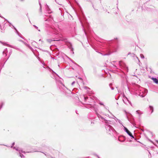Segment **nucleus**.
Masks as SVG:
<instances>
[{"mask_svg":"<svg viewBox=\"0 0 158 158\" xmlns=\"http://www.w3.org/2000/svg\"><path fill=\"white\" fill-rule=\"evenodd\" d=\"M135 90L137 95L142 97H144L148 92V90L140 86L136 85L135 87Z\"/></svg>","mask_w":158,"mask_h":158,"instance_id":"obj_1","label":"nucleus"},{"mask_svg":"<svg viewBox=\"0 0 158 158\" xmlns=\"http://www.w3.org/2000/svg\"><path fill=\"white\" fill-rule=\"evenodd\" d=\"M95 110L98 118L101 120H104L105 123H106L105 127L107 132L108 134H110L114 131L113 128L109 124L110 123V121L105 120V119L102 117L97 113L96 110Z\"/></svg>","mask_w":158,"mask_h":158,"instance_id":"obj_2","label":"nucleus"},{"mask_svg":"<svg viewBox=\"0 0 158 158\" xmlns=\"http://www.w3.org/2000/svg\"><path fill=\"white\" fill-rule=\"evenodd\" d=\"M13 148L16 150V151H19L20 154V156L21 157V158H23L24 157V156L23 154H21V153H25V152L19 149L18 148H16L15 147H14Z\"/></svg>","mask_w":158,"mask_h":158,"instance_id":"obj_3","label":"nucleus"},{"mask_svg":"<svg viewBox=\"0 0 158 158\" xmlns=\"http://www.w3.org/2000/svg\"><path fill=\"white\" fill-rule=\"evenodd\" d=\"M60 40H52V39H47V41L48 42H49V43H50L51 41H60ZM61 40H62V41H64L65 42H66L67 41V39L66 38H62V39Z\"/></svg>","mask_w":158,"mask_h":158,"instance_id":"obj_4","label":"nucleus"},{"mask_svg":"<svg viewBox=\"0 0 158 158\" xmlns=\"http://www.w3.org/2000/svg\"><path fill=\"white\" fill-rule=\"evenodd\" d=\"M125 130L126 132L127 133V134L131 137L133 138H134V136L132 135V134L127 129L124 127Z\"/></svg>","mask_w":158,"mask_h":158,"instance_id":"obj_5","label":"nucleus"},{"mask_svg":"<svg viewBox=\"0 0 158 158\" xmlns=\"http://www.w3.org/2000/svg\"><path fill=\"white\" fill-rule=\"evenodd\" d=\"M151 79L156 84H158V79L157 78L152 77Z\"/></svg>","mask_w":158,"mask_h":158,"instance_id":"obj_6","label":"nucleus"},{"mask_svg":"<svg viewBox=\"0 0 158 158\" xmlns=\"http://www.w3.org/2000/svg\"><path fill=\"white\" fill-rule=\"evenodd\" d=\"M136 114H138L139 116L140 117L141 115L143 114V113L140 110H137L136 111Z\"/></svg>","mask_w":158,"mask_h":158,"instance_id":"obj_7","label":"nucleus"},{"mask_svg":"<svg viewBox=\"0 0 158 158\" xmlns=\"http://www.w3.org/2000/svg\"><path fill=\"white\" fill-rule=\"evenodd\" d=\"M51 31H53L54 32V34L57 35L59 34V31L58 30L55 29H53L52 30H51Z\"/></svg>","mask_w":158,"mask_h":158,"instance_id":"obj_8","label":"nucleus"},{"mask_svg":"<svg viewBox=\"0 0 158 158\" xmlns=\"http://www.w3.org/2000/svg\"><path fill=\"white\" fill-rule=\"evenodd\" d=\"M7 52V48L5 49L3 52V55H5V56H6V53Z\"/></svg>","mask_w":158,"mask_h":158,"instance_id":"obj_9","label":"nucleus"},{"mask_svg":"<svg viewBox=\"0 0 158 158\" xmlns=\"http://www.w3.org/2000/svg\"><path fill=\"white\" fill-rule=\"evenodd\" d=\"M26 46L28 47L29 48L31 49L32 50V48L29 45L27 44L26 43L24 42L23 43Z\"/></svg>","mask_w":158,"mask_h":158,"instance_id":"obj_10","label":"nucleus"},{"mask_svg":"<svg viewBox=\"0 0 158 158\" xmlns=\"http://www.w3.org/2000/svg\"><path fill=\"white\" fill-rule=\"evenodd\" d=\"M149 108L150 109V110H151V113H152L153 111V108L152 106H149Z\"/></svg>","mask_w":158,"mask_h":158,"instance_id":"obj_11","label":"nucleus"},{"mask_svg":"<svg viewBox=\"0 0 158 158\" xmlns=\"http://www.w3.org/2000/svg\"><path fill=\"white\" fill-rule=\"evenodd\" d=\"M18 35V36H19L20 37H21V38H22L23 39H24L25 40V38L24 37H23L22 35L20 33H19V34Z\"/></svg>","mask_w":158,"mask_h":158,"instance_id":"obj_12","label":"nucleus"},{"mask_svg":"<svg viewBox=\"0 0 158 158\" xmlns=\"http://www.w3.org/2000/svg\"><path fill=\"white\" fill-rule=\"evenodd\" d=\"M14 27V29L15 30L16 33L17 34V35L19 34V31L17 30L16 29L15 27Z\"/></svg>","mask_w":158,"mask_h":158,"instance_id":"obj_13","label":"nucleus"},{"mask_svg":"<svg viewBox=\"0 0 158 158\" xmlns=\"http://www.w3.org/2000/svg\"><path fill=\"white\" fill-rule=\"evenodd\" d=\"M140 57L141 58L143 59L144 58V56L142 54H140Z\"/></svg>","mask_w":158,"mask_h":158,"instance_id":"obj_14","label":"nucleus"},{"mask_svg":"<svg viewBox=\"0 0 158 158\" xmlns=\"http://www.w3.org/2000/svg\"><path fill=\"white\" fill-rule=\"evenodd\" d=\"M33 26L35 27V29H37L39 31H40V30L38 29V28L35 25H34Z\"/></svg>","mask_w":158,"mask_h":158,"instance_id":"obj_15","label":"nucleus"},{"mask_svg":"<svg viewBox=\"0 0 158 158\" xmlns=\"http://www.w3.org/2000/svg\"><path fill=\"white\" fill-rule=\"evenodd\" d=\"M3 104H4V103L2 102V103L0 104V109H1V108H2V106Z\"/></svg>","mask_w":158,"mask_h":158,"instance_id":"obj_16","label":"nucleus"},{"mask_svg":"<svg viewBox=\"0 0 158 158\" xmlns=\"http://www.w3.org/2000/svg\"><path fill=\"white\" fill-rule=\"evenodd\" d=\"M0 43H1L2 44L4 45H7V44L6 43H4V42H1L0 41Z\"/></svg>","mask_w":158,"mask_h":158,"instance_id":"obj_17","label":"nucleus"},{"mask_svg":"<svg viewBox=\"0 0 158 158\" xmlns=\"http://www.w3.org/2000/svg\"><path fill=\"white\" fill-rule=\"evenodd\" d=\"M120 137H119L118 138V140L119 141H120V142H124V141H125V139H124V140H121V139H120Z\"/></svg>","mask_w":158,"mask_h":158,"instance_id":"obj_18","label":"nucleus"},{"mask_svg":"<svg viewBox=\"0 0 158 158\" xmlns=\"http://www.w3.org/2000/svg\"><path fill=\"white\" fill-rule=\"evenodd\" d=\"M84 99L85 101H86L87 99H88V97H84Z\"/></svg>","mask_w":158,"mask_h":158,"instance_id":"obj_19","label":"nucleus"},{"mask_svg":"<svg viewBox=\"0 0 158 158\" xmlns=\"http://www.w3.org/2000/svg\"><path fill=\"white\" fill-rule=\"evenodd\" d=\"M69 48H70V49H71V51H73V48H72V46H71H71H70V47H69Z\"/></svg>","mask_w":158,"mask_h":158,"instance_id":"obj_20","label":"nucleus"},{"mask_svg":"<svg viewBox=\"0 0 158 158\" xmlns=\"http://www.w3.org/2000/svg\"><path fill=\"white\" fill-rule=\"evenodd\" d=\"M39 5L40 6V10H41V3H40V2H39Z\"/></svg>","mask_w":158,"mask_h":158,"instance_id":"obj_21","label":"nucleus"},{"mask_svg":"<svg viewBox=\"0 0 158 158\" xmlns=\"http://www.w3.org/2000/svg\"><path fill=\"white\" fill-rule=\"evenodd\" d=\"M114 118L115 120H118V119L116 117H115L114 116Z\"/></svg>","mask_w":158,"mask_h":158,"instance_id":"obj_22","label":"nucleus"},{"mask_svg":"<svg viewBox=\"0 0 158 158\" xmlns=\"http://www.w3.org/2000/svg\"><path fill=\"white\" fill-rule=\"evenodd\" d=\"M75 82L74 81H73L71 84V85H73V84L75 83Z\"/></svg>","mask_w":158,"mask_h":158,"instance_id":"obj_23","label":"nucleus"},{"mask_svg":"<svg viewBox=\"0 0 158 158\" xmlns=\"http://www.w3.org/2000/svg\"><path fill=\"white\" fill-rule=\"evenodd\" d=\"M19 41H20V42H22L23 43V42H24L22 40H19Z\"/></svg>","mask_w":158,"mask_h":158,"instance_id":"obj_24","label":"nucleus"},{"mask_svg":"<svg viewBox=\"0 0 158 158\" xmlns=\"http://www.w3.org/2000/svg\"><path fill=\"white\" fill-rule=\"evenodd\" d=\"M15 143H13L12 144V146H11V148H12L13 146L14 145Z\"/></svg>","mask_w":158,"mask_h":158,"instance_id":"obj_25","label":"nucleus"},{"mask_svg":"<svg viewBox=\"0 0 158 158\" xmlns=\"http://www.w3.org/2000/svg\"><path fill=\"white\" fill-rule=\"evenodd\" d=\"M121 61H119V64L120 65V64H121Z\"/></svg>","mask_w":158,"mask_h":158,"instance_id":"obj_26","label":"nucleus"},{"mask_svg":"<svg viewBox=\"0 0 158 158\" xmlns=\"http://www.w3.org/2000/svg\"><path fill=\"white\" fill-rule=\"evenodd\" d=\"M96 106H93V107L94 109H95L96 108Z\"/></svg>","mask_w":158,"mask_h":158,"instance_id":"obj_27","label":"nucleus"},{"mask_svg":"<svg viewBox=\"0 0 158 158\" xmlns=\"http://www.w3.org/2000/svg\"><path fill=\"white\" fill-rule=\"evenodd\" d=\"M109 54H105L104 55H104V56L108 55H109Z\"/></svg>","mask_w":158,"mask_h":158,"instance_id":"obj_28","label":"nucleus"},{"mask_svg":"<svg viewBox=\"0 0 158 158\" xmlns=\"http://www.w3.org/2000/svg\"><path fill=\"white\" fill-rule=\"evenodd\" d=\"M84 88L85 89H86L87 88H88L89 89V88H88L86 86V87H84Z\"/></svg>","mask_w":158,"mask_h":158,"instance_id":"obj_29","label":"nucleus"},{"mask_svg":"<svg viewBox=\"0 0 158 158\" xmlns=\"http://www.w3.org/2000/svg\"><path fill=\"white\" fill-rule=\"evenodd\" d=\"M112 85V84L111 83L109 85V86L110 87H111Z\"/></svg>","mask_w":158,"mask_h":158,"instance_id":"obj_30","label":"nucleus"},{"mask_svg":"<svg viewBox=\"0 0 158 158\" xmlns=\"http://www.w3.org/2000/svg\"><path fill=\"white\" fill-rule=\"evenodd\" d=\"M111 89L112 90H113L114 89V88L113 87H112L111 88Z\"/></svg>","mask_w":158,"mask_h":158,"instance_id":"obj_31","label":"nucleus"},{"mask_svg":"<svg viewBox=\"0 0 158 158\" xmlns=\"http://www.w3.org/2000/svg\"><path fill=\"white\" fill-rule=\"evenodd\" d=\"M100 105H103V104L102 103H100Z\"/></svg>","mask_w":158,"mask_h":158,"instance_id":"obj_32","label":"nucleus"},{"mask_svg":"<svg viewBox=\"0 0 158 158\" xmlns=\"http://www.w3.org/2000/svg\"><path fill=\"white\" fill-rule=\"evenodd\" d=\"M9 46L10 47H11L13 48V47L12 46H10L9 45Z\"/></svg>","mask_w":158,"mask_h":158,"instance_id":"obj_33","label":"nucleus"},{"mask_svg":"<svg viewBox=\"0 0 158 158\" xmlns=\"http://www.w3.org/2000/svg\"><path fill=\"white\" fill-rule=\"evenodd\" d=\"M44 153L45 154V156H46V155L45 154V153Z\"/></svg>","mask_w":158,"mask_h":158,"instance_id":"obj_34","label":"nucleus"},{"mask_svg":"<svg viewBox=\"0 0 158 158\" xmlns=\"http://www.w3.org/2000/svg\"><path fill=\"white\" fill-rule=\"evenodd\" d=\"M130 104H131V103L130 102H129Z\"/></svg>","mask_w":158,"mask_h":158,"instance_id":"obj_35","label":"nucleus"},{"mask_svg":"<svg viewBox=\"0 0 158 158\" xmlns=\"http://www.w3.org/2000/svg\"><path fill=\"white\" fill-rule=\"evenodd\" d=\"M0 17H1L2 18V17L1 16V15H0Z\"/></svg>","mask_w":158,"mask_h":158,"instance_id":"obj_36","label":"nucleus"},{"mask_svg":"<svg viewBox=\"0 0 158 158\" xmlns=\"http://www.w3.org/2000/svg\"><path fill=\"white\" fill-rule=\"evenodd\" d=\"M98 157L99 158H99V157Z\"/></svg>","mask_w":158,"mask_h":158,"instance_id":"obj_37","label":"nucleus"}]
</instances>
